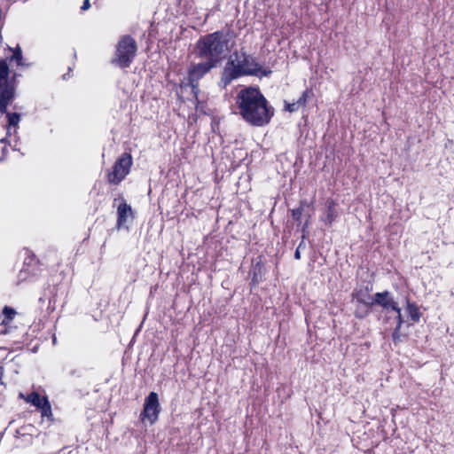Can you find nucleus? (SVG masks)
Masks as SVG:
<instances>
[{
	"label": "nucleus",
	"instance_id": "f257e3e1",
	"mask_svg": "<svg viewBox=\"0 0 454 454\" xmlns=\"http://www.w3.org/2000/svg\"><path fill=\"white\" fill-rule=\"evenodd\" d=\"M239 114L254 126H263L270 122L273 110L258 89L249 87L241 90L237 97Z\"/></svg>",
	"mask_w": 454,
	"mask_h": 454
},
{
	"label": "nucleus",
	"instance_id": "f03ea898",
	"mask_svg": "<svg viewBox=\"0 0 454 454\" xmlns=\"http://www.w3.org/2000/svg\"><path fill=\"white\" fill-rule=\"evenodd\" d=\"M267 74L252 56L245 53H236L231 57L223 71L222 82L226 86L231 81L241 75L254 74L263 76Z\"/></svg>",
	"mask_w": 454,
	"mask_h": 454
},
{
	"label": "nucleus",
	"instance_id": "7ed1b4c3",
	"mask_svg": "<svg viewBox=\"0 0 454 454\" xmlns=\"http://www.w3.org/2000/svg\"><path fill=\"white\" fill-rule=\"evenodd\" d=\"M230 51L227 35L220 32L210 34L197 42L196 52L200 58L215 65Z\"/></svg>",
	"mask_w": 454,
	"mask_h": 454
},
{
	"label": "nucleus",
	"instance_id": "20e7f679",
	"mask_svg": "<svg viewBox=\"0 0 454 454\" xmlns=\"http://www.w3.org/2000/svg\"><path fill=\"white\" fill-rule=\"evenodd\" d=\"M137 52V44L133 38L123 36L116 46L115 57L113 60L121 67H127L130 65Z\"/></svg>",
	"mask_w": 454,
	"mask_h": 454
},
{
	"label": "nucleus",
	"instance_id": "39448f33",
	"mask_svg": "<svg viewBox=\"0 0 454 454\" xmlns=\"http://www.w3.org/2000/svg\"><path fill=\"white\" fill-rule=\"evenodd\" d=\"M215 66V65H214V63L208 61L205 63L192 64L188 70L187 82H182L180 87L184 88L185 86H190L192 88V92L197 100L199 93V80L201 79Z\"/></svg>",
	"mask_w": 454,
	"mask_h": 454
},
{
	"label": "nucleus",
	"instance_id": "423d86ee",
	"mask_svg": "<svg viewBox=\"0 0 454 454\" xmlns=\"http://www.w3.org/2000/svg\"><path fill=\"white\" fill-rule=\"evenodd\" d=\"M15 77H10V69L4 60H0V93H2V104L7 100H12L15 96Z\"/></svg>",
	"mask_w": 454,
	"mask_h": 454
},
{
	"label": "nucleus",
	"instance_id": "0eeeda50",
	"mask_svg": "<svg viewBox=\"0 0 454 454\" xmlns=\"http://www.w3.org/2000/svg\"><path fill=\"white\" fill-rule=\"evenodd\" d=\"M160 412L158 395L151 392L145 399L143 411L140 414L141 420L152 426L158 420Z\"/></svg>",
	"mask_w": 454,
	"mask_h": 454
},
{
	"label": "nucleus",
	"instance_id": "6e6552de",
	"mask_svg": "<svg viewBox=\"0 0 454 454\" xmlns=\"http://www.w3.org/2000/svg\"><path fill=\"white\" fill-rule=\"evenodd\" d=\"M131 165V155L122 154L114 164L113 171L109 173L108 181L112 184H119L129 173Z\"/></svg>",
	"mask_w": 454,
	"mask_h": 454
},
{
	"label": "nucleus",
	"instance_id": "1a4fd4ad",
	"mask_svg": "<svg viewBox=\"0 0 454 454\" xmlns=\"http://www.w3.org/2000/svg\"><path fill=\"white\" fill-rule=\"evenodd\" d=\"M374 305L379 304L383 309L387 310L395 311L397 314V327L396 330H399L402 325L404 322L403 315L401 313V309L397 306L396 302L392 299L390 294L388 292L377 293L373 296Z\"/></svg>",
	"mask_w": 454,
	"mask_h": 454
},
{
	"label": "nucleus",
	"instance_id": "9d476101",
	"mask_svg": "<svg viewBox=\"0 0 454 454\" xmlns=\"http://www.w3.org/2000/svg\"><path fill=\"white\" fill-rule=\"evenodd\" d=\"M117 227L121 229L122 227H128V224L133 221L134 214L129 205L125 200H121L117 206Z\"/></svg>",
	"mask_w": 454,
	"mask_h": 454
},
{
	"label": "nucleus",
	"instance_id": "9b49d317",
	"mask_svg": "<svg viewBox=\"0 0 454 454\" xmlns=\"http://www.w3.org/2000/svg\"><path fill=\"white\" fill-rule=\"evenodd\" d=\"M354 297L360 303L367 306H373L374 301L373 296L370 294V289L368 287L361 288L354 294Z\"/></svg>",
	"mask_w": 454,
	"mask_h": 454
},
{
	"label": "nucleus",
	"instance_id": "f8f14e48",
	"mask_svg": "<svg viewBox=\"0 0 454 454\" xmlns=\"http://www.w3.org/2000/svg\"><path fill=\"white\" fill-rule=\"evenodd\" d=\"M20 397L25 400L27 403H30L35 407L39 408L42 404H45L47 398L44 396H40V395L36 392H33L29 395L26 396L24 394L20 393Z\"/></svg>",
	"mask_w": 454,
	"mask_h": 454
},
{
	"label": "nucleus",
	"instance_id": "ddd939ff",
	"mask_svg": "<svg viewBox=\"0 0 454 454\" xmlns=\"http://www.w3.org/2000/svg\"><path fill=\"white\" fill-rule=\"evenodd\" d=\"M406 312L411 319L414 322H419L420 318V312L416 304L411 303L409 300L406 301Z\"/></svg>",
	"mask_w": 454,
	"mask_h": 454
},
{
	"label": "nucleus",
	"instance_id": "4468645a",
	"mask_svg": "<svg viewBox=\"0 0 454 454\" xmlns=\"http://www.w3.org/2000/svg\"><path fill=\"white\" fill-rule=\"evenodd\" d=\"M8 50L12 52V55L10 58L11 61H15L17 66H25V63L23 61L22 51L19 45L15 48L8 47Z\"/></svg>",
	"mask_w": 454,
	"mask_h": 454
},
{
	"label": "nucleus",
	"instance_id": "2eb2a0df",
	"mask_svg": "<svg viewBox=\"0 0 454 454\" xmlns=\"http://www.w3.org/2000/svg\"><path fill=\"white\" fill-rule=\"evenodd\" d=\"M336 217L333 203H330L326 213L321 217V220L327 225H331Z\"/></svg>",
	"mask_w": 454,
	"mask_h": 454
},
{
	"label": "nucleus",
	"instance_id": "dca6fc26",
	"mask_svg": "<svg viewBox=\"0 0 454 454\" xmlns=\"http://www.w3.org/2000/svg\"><path fill=\"white\" fill-rule=\"evenodd\" d=\"M307 93H308L307 91H304L297 102L293 103V104H286V110L290 113H293V112L298 110V108L300 106H304L306 104V100H307Z\"/></svg>",
	"mask_w": 454,
	"mask_h": 454
},
{
	"label": "nucleus",
	"instance_id": "f3484780",
	"mask_svg": "<svg viewBox=\"0 0 454 454\" xmlns=\"http://www.w3.org/2000/svg\"><path fill=\"white\" fill-rule=\"evenodd\" d=\"M8 119V129L7 132L10 133L12 128H16L20 121V116L19 114H7Z\"/></svg>",
	"mask_w": 454,
	"mask_h": 454
},
{
	"label": "nucleus",
	"instance_id": "a211bd4d",
	"mask_svg": "<svg viewBox=\"0 0 454 454\" xmlns=\"http://www.w3.org/2000/svg\"><path fill=\"white\" fill-rule=\"evenodd\" d=\"M16 315V311L8 307V306H5L3 309V316L4 317V318L3 320H5V322L9 323L11 320H12L14 318Z\"/></svg>",
	"mask_w": 454,
	"mask_h": 454
},
{
	"label": "nucleus",
	"instance_id": "6ab92c4d",
	"mask_svg": "<svg viewBox=\"0 0 454 454\" xmlns=\"http://www.w3.org/2000/svg\"><path fill=\"white\" fill-rule=\"evenodd\" d=\"M39 409H41L42 416L43 417H51V407L47 400L45 402V404H42Z\"/></svg>",
	"mask_w": 454,
	"mask_h": 454
},
{
	"label": "nucleus",
	"instance_id": "aec40b11",
	"mask_svg": "<svg viewBox=\"0 0 454 454\" xmlns=\"http://www.w3.org/2000/svg\"><path fill=\"white\" fill-rule=\"evenodd\" d=\"M303 211V206L301 205L299 207L292 210V216L295 221H301V217Z\"/></svg>",
	"mask_w": 454,
	"mask_h": 454
},
{
	"label": "nucleus",
	"instance_id": "412c9836",
	"mask_svg": "<svg viewBox=\"0 0 454 454\" xmlns=\"http://www.w3.org/2000/svg\"><path fill=\"white\" fill-rule=\"evenodd\" d=\"M8 332V323L5 322V320H3L0 323V333L1 334H6Z\"/></svg>",
	"mask_w": 454,
	"mask_h": 454
},
{
	"label": "nucleus",
	"instance_id": "4be33fe9",
	"mask_svg": "<svg viewBox=\"0 0 454 454\" xmlns=\"http://www.w3.org/2000/svg\"><path fill=\"white\" fill-rule=\"evenodd\" d=\"M2 93H0V113H5L6 112V108H7V106L12 101V100H7L5 103H4V106H3V102H2Z\"/></svg>",
	"mask_w": 454,
	"mask_h": 454
},
{
	"label": "nucleus",
	"instance_id": "5701e85b",
	"mask_svg": "<svg viewBox=\"0 0 454 454\" xmlns=\"http://www.w3.org/2000/svg\"><path fill=\"white\" fill-rule=\"evenodd\" d=\"M90 7V0H84L83 4H82V11H86V10H88Z\"/></svg>",
	"mask_w": 454,
	"mask_h": 454
},
{
	"label": "nucleus",
	"instance_id": "b1692460",
	"mask_svg": "<svg viewBox=\"0 0 454 454\" xmlns=\"http://www.w3.org/2000/svg\"><path fill=\"white\" fill-rule=\"evenodd\" d=\"M294 257L296 259H300L301 258V254H300V251H299V247L296 249V251L294 253Z\"/></svg>",
	"mask_w": 454,
	"mask_h": 454
},
{
	"label": "nucleus",
	"instance_id": "393cba45",
	"mask_svg": "<svg viewBox=\"0 0 454 454\" xmlns=\"http://www.w3.org/2000/svg\"><path fill=\"white\" fill-rule=\"evenodd\" d=\"M308 225H309V220H307V221H306L305 225H304V227L302 228V231H303V232H305V229L308 227Z\"/></svg>",
	"mask_w": 454,
	"mask_h": 454
}]
</instances>
